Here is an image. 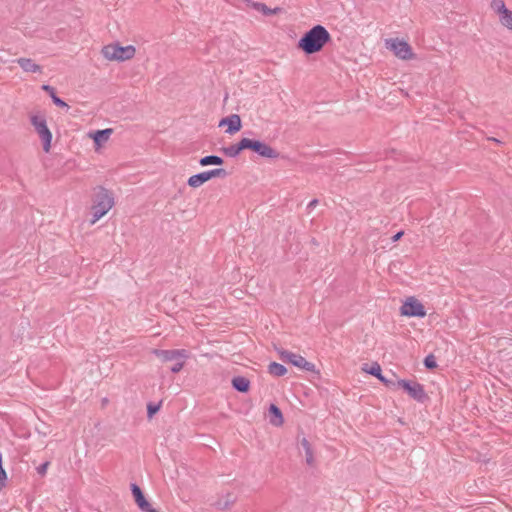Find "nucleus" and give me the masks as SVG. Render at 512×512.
<instances>
[{
	"instance_id": "f257e3e1",
	"label": "nucleus",
	"mask_w": 512,
	"mask_h": 512,
	"mask_svg": "<svg viewBox=\"0 0 512 512\" xmlns=\"http://www.w3.org/2000/svg\"><path fill=\"white\" fill-rule=\"evenodd\" d=\"M114 193L103 186L95 188L90 206V224L94 225L106 216L115 206Z\"/></svg>"
},
{
	"instance_id": "f03ea898",
	"label": "nucleus",
	"mask_w": 512,
	"mask_h": 512,
	"mask_svg": "<svg viewBox=\"0 0 512 512\" xmlns=\"http://www.w3.org/2000/svg\"><path fill=\"white\" fill-rule=\"evenodd\" d=\"M101 56L108 62H126L131 61L137 54V48L132 45H122L118 41L110 42L102 46Z\"/></svg>"
},
{
	"instance_id": "7ed1b4c3",
	"label": "nucleus",
	"mask_w": 512,
	"mask_h": 512,
	"mask_svg": "<svg viewBox=\"0 0 512 512\" xmlns=\"http://www.w3.org/2000/svg\"><path fill=\"white\" fill-rule=\"evenodd\" d=\"M28 118L31 126L41 141L43 151L45 153H50L52 148L53 134L48 127L45 114L41 111H33L29 113Z\"/></svg>"
},
{
	"instance_id": "20e7f679",
	"label": "nucleus",
	"mask_w": 512,
	"mask_h": 512,
	"mask_svg": "<svg viewBox=\"0 0 512 512\" xmlns=\"http://www.w3.org/2000/svg\"><path fill=\"white\" fill-rule=\"evenodd\" d=\"M249 149L259 154L264 158H276L278 153L270 145L259 140H253L250 138H242L237 144L235 149L236 153H240L242 150Z\"/></svg>"
},
{
	"instance_id": "39448f33",
	"label": "nucleus",
	"mask_w": 512,
	"mask_h": 512,
	"mask_svg": "<svg viewBox=\"0 0 512 512\" xmlns=\"http://www.w3.org/2000/svg\"><path fill=\"white\" fill-rule=\"evenodd\" d=\"M298 47L306 54H312L320 50V25L314 26L299 41Z\"/></svg>"
},
{
	"instance_id": "423d86ee",
	"label": "nucleus",
	"mask_w": 512,
	"mask_h": 512,
	"mask_svg": "<svg viewBox=\"0 0 512 512\" xmlns=\"http://www.w3.org/2000/svg\"><path fill=\"white\" fill-rule=\"evenodd\" d=\"M399 388L404 389L411 398L420 403H423L425 400L428 399V396L424 391L423 385L418 382H411L404 379L396 380L393 389L396 390Z\"/></svg>"
},
{
	"instance_id": "0eeeda50",
	"label": "nucleus",
	"mask_w": 512,
	"mask_h": 512,
	"mask_svg": "<svg viewBox=\"0 0 512 512\" xmlns=\"http://www.w3.org/2000/svg\"><path fill=\"white\" fill-rule=\"evenodd\" d=\"M386 47L394 52V54L402 59L409 60L414 58L412 47L406 42L399 39H386Z\"/></svg>"
},
{
	"instance_id": "6e6552de",
	"label": "nucleus",
	"mask_w": 512,
	"mask_h": 512,
	"mask_svg": "<svg viewBox=\"0 0 512 512\" xmlns=\"http://www.w3.org/2000/svg\"><path fill=\"white\" fill-rule=\"evenodd\" d=\"M224 175L225 171L223 169L203 171L201 173L190 176L187 180V184L190 188L197 189L204 185L209 180L217 177H222Z\"/></svg>"
},
{
	"instance_id": "1a4fd4ad",
	"label": "nucleus",
	"mask_w": 512,
	"mask_h": 512,
	"mask_svg": "<svg viewBox=\"0 0 512 512\" xmlns=\"http://www.w3.org/2000/svg\"><path fill=\"white\" fill-rule=\"evenodd\" d=\"M298 452L304 458L307 466L316 467L315 450L310 440L304 435L298 438Z\"/></svg>"
},
{
	"instance_id": "9d476101",
	"label": "nucleus",
	"mask_w": 512,
	"mask_h": 512,
	"mask_svg": "<svg viewBox=\"0 0 512 512\" xmlns=\"http://www.w3.org/2000/svg\"><path fill=\"white\" fill-rule=\"evenodd\" d=\"M400 310L401 315L409 317H424L426 315L424 305L413 297L408 298Z\"/></svg>"
},
{
	"instance_id": "9b49d317",
	"label": "nucleus",
	"mask_w": 512,
	"mask_h": 512,
	"mask_svg": "<svg viewBox=\"0 0 512 512\" xmlns=\"http://www.w3.org/2000/svg\"><path fill=\"white\" fill-rule=\"evenodd\" d=\"M113 134L112 128H106L103 130L91 131L87 134V137L93 140L94 151L100 152L108 143Z\"/></svg>"
},
{
	"instance_id": "f8f14e48",
	"label": "nucleus",
	"mask_w": 512,
	"mask_h": 512,
	"mask_svg": "<svg viewBox=\"0 0 512 512\" xmlns=\"http://www.w3.org/2000/svg\"><path fill=\"white\" fill-rule=\"evenodd\" d=\"M282 360L291 363L292 365L306 371H311L314 369V365L310 362H308L305 358H303L301 355H297L292 352H282L281 353Z\"/></svg>"
},
{
	"instance_id": "ddd939ff",
	"label": "nucleus",
	"mask_w": 512,
	"mask_h": 512,
	"mask_svg": "<svg viewBox=\"0 0 512 512\" xmlns=\"http://www.w3.org/2000/svg\"><path fill=\"white\" fill-rule=\"evenodd\" d=\"M131 490L135 502L140 510L143 512H159L157 509L153 508L152 504L145 498L142 490L138 485L132 484Z\"/></svg>"
},
{
	"instance_id": "4468645a",
	"label": "nucleus",
	"mask_w": 512,
	"mask_h": 512,
	"mask_svg": "<svg viewBox=\"0 0 512 512\" xmlns=\"http://www.w3.org/2000/svg\"><path fill=\"white\" fill-rule=\"evenodd\" d=\"M155 355L163 362L185 360L188 357L187 351L179 350H155Z\"/></svg>"
},
{
	"instance_id": "2eb2a0df",
	"label": "nucleus",
	"mask_w": 512,
	"mask_h": 512,
	"mask_svg": "<svg viewBox=\"0 0 512 512\" xmlns=\"http://www.w3.org/2000/svg\"><path fill=\"white\" fill-rule=\"evenodd\" d=\"M362 370L370 375L377 377L386 387L390 389L394 388L396 380L388 379L382 375L381 367L377 362L372 363L370 368H368V364H364Z\"/></svg>"
},
{
	"instance_id": "dca6fc26",
	"label": "nucleus",
	"mask_w": 512,
	"mask_h": 512,
	"mask_svg": "<svg viewBox=\"0 0 512 512\" xmlns=\"http://www.w3.org/2000/svg\"><path fill=\"white\" fill-rule=\"evenodd\" d=\"M219 127H227L226 133L235 134L242 128V121L239 115L232 114L220 120Z\"/></svg>"
},
{
	"instance_id": "f3484780",
	"label": "nucleus",
	"mask_w": 512,
	"mask_h": 512,
	"mask_svg": "<svg viewBox=\"0 0 512 512\" xmlns=\"http://www.w3.org/2000/svg\"><path fill=\"white\" fill-rule=\"evenodd\" d=\"M16 63L26 73L41 74L42 66L37 64L33 59L20 57L16 59Z\"/></svg>"
},
{
	"instance_id": "a211bd4d",
	"label": "nucleus",
	"mask_w": 512,
	"mask_h": 512,
	"mask_svg": "<svg viewBox=\"0 0 512 512\" xmlns=\"http://www.w3.org/2000/svg\"><path fill=\"white\" fill-rule=\"evenodd\" d=\"M269 422L275 427H281L284 423L283 414L275 404L269 407Z\"/></svg>"
},
{
	"instance_id": "6ab92c4d",
	"label": "nucleus",
	"mask_w": 512,
	"mask_h": 512,
	"mask_svg": "<svg viewBox=\"0 0 512 512\" xmlns=\"http://www.w3.org/2000/svg\"><path fill=\"white\" fill-rule=\"evenodd\" d=\"M233 387L239 392H247L250 388V381L245 377H235L232 380Z\"/></svg>"
},
{
	"instance_id": "aec40b11",
	"label": "nucleus",
	"mask_w": 512,
	"mask_h": 512,
	"mask_svg": "<svg viewBox=\"0 0 512 512\" xmlns=\"http://www.w3.org/2000/svg\"><path fill=\"white\" fill-rule=\"evenodd\" d=\"M223 163H224V160L221 157L215 156V155L205 156L199 160V164L202 167L209 166V165H222Z\"/></svg>"
},
{
	"instance_id": "412c9836",
	"label": "nucleus",
	"mask_w": 512,
	"mask_h": 512,
	"mask_svg": "<svg viewBox=\"0 0 512 512\" xmlns=\"http://www.w3.org/2000/svg\"><path fill=\"white\" fill-rule=\"evenodd\" d=\"M252 9H254L264 15L276 14L279 11V8L270 9L264 3H260V2H255V4H252Z\"/></svg>"
},
{
	"instance_id": "4be33fe9",
	"label": "nucleus",
	"mask_w": 512,
	"mask_h": 512,
	"mask_svg": "<svg viewBox=\"0 0 512 512\" xmlns=\"http://www.w3.org/2000/svg\"><path fill=\"white\" fill-rule=\"evenodd\" d=\"M268 371L271 375H274V376H283L286 374L287 372V369L282 365V364H279V363H276V362H273L269 365L268 367Z\"/></svg>"
},
{
	"instance_id": "5701e85b",
	"label": "nucleus",
	"mask_w": 512,
	"mask_h": 512,
	"mask_svg": "<svg viewBox=\"0 0 512 512\" xmlns=\"http://www.w3.org/2000/svg\"><path fill=\"white\" fill-rule=\"evenodd\" d=\"M491 8L499 14L500 17L508 10L503 0H492Z\"/></svg>"
},
{
	"instance_id": "b1692460",
	"label": "nucleus",
	"mask_w": 512,
	"mask_h": 512,
	"mask_svg": "<svg viewBox=\"0 0 512 512\" xmlns=\"http://www.w3.org/2000/svg\"><path fill=\"white\" fill-rule=\"evenodd\" d=\"M501 24L506 27L509 30H512V11L507 10L501 17H500Z\"/></svg>"
},
{
	"instance_id": "393cba45",
	"label": "nucleus",
	"mask_w": 512,
	"mask_h": 512,
	"mask_svg": "<svg viewBox=\"0 0 512 512\" xmlns=\"http://www.w3.org/2000/svg\"><path fill=\"white\" fill-rule=\"evenodd\" d=\"M424 366L427 369H434V368L437 367L436 359H435V357L432 354H430V355L425 357V359H424Z\"/></svg>"
},
{
	"instance_id": "a878e982",
	"label": "nucleus",
	"mask_w": 512,
	"mask_h": 512,
	"mask_svg": "<svg viewBox=\"0 0 512 512\" xmlns=\"http://www.w3.org/2000/svg\"><path fill=\"white\" fill-rule=\"evenodd\" d=\"M176 363L171 367L172 372L178 373L184 367L185 360H175Z\"/></svg>"
},
{
	"instance_id": "bb28decb",
	"label": "nucleus",
	"mask_w": 512,
	"mask_h": 512,
	"mask_svg": "<svg viewBox=\"0 0 512 512\" xmlns=\"http://www.w3.org/2000/svg\"><path fill=\"white\" fill-rule=\"evenodd\" d=\"M7 480V473L4 470L3 466L0 465V489L5 486V482Z\"/></svg>"
},
{
	"instance_id": "cd10ccee",
	"label": "nucleus",
	"mask_w": 512,
	"mask_h": 512,
	"mask_svg": "<svg viewBox=\"0 0 512 512\" xmlns=\"http://www.w3.org/2000/svg\"><path fill=\"white\" fill-rule=\"evenodd\" d=\"M331 37L329 32L322 26V47L330 42Z\"/></svg>"
},
{
	"instance_id": "c85d7f7f",
	"label": "nucleus",
	"mask_w": 512,
	"mask_h": 512,
	"mask_svg": "<svg viewBox=\"0 0 512 512\" xmlns=\"http://www.w3.org/2000/svg\"><path fill=\"white\" fill-rule=\"evenodd\" d=\"M52 100L54 102L55 105H57L58 107H68V105L63 101L61 100L59 97L56 96V93L54 95H52Z\"/></svg>"
},
{
	"instance_id": "c756f323",
	"label": "nucleus",
	"mask_w": 512,
	"mask_h": 512,
	"mask_svg": "<svg viewBox=\"0 0 512 512\" xmlns=\"http://www.w3.org/2000/svg\"><path fill=\"white\" fill-rule=\"evenodd\" d=\"M42 89L46 91V93H49V95L52 97V95L55 94V89L50 85H43Z\"/></svg>"
},
{
	"instance_id": "7c9ffc66",
	"label": "nucleus",
	"mask_w": 512,
	"mask_h": 512,
	"mask_svg": "<svg viewBox=\"0 0 512 512\" xmlns=\"http://www.w3.org/2000/svg\"><path fill=\"white\" fill-rule=\"evenodd\" d=\"M403 234H404L403 231L397 232L395 235L392 236V241L396 242V241L400 240V238L403 236Z\"/></svg>"
},
{
	"instance_id": "2f4dec72",
	"label": "nucleus",
	"mask_w": 512,
	"mask_h": 512,
	"mask_svg": "<svg viewBox=\"0 0 512 512\" xmlns=\"http://www.w3.org/2000/svg\"><path fill=\"white\" fill-rule=\"evenodd\" d=\"M47 467H48V463H44L43 465H41L39 468H38V472L42 475H44L46 473V470H47Z\"/></svg>"
},
{
	"instance_id": "473e14b6",
	"label": "nucleus",
	"mask_w": 512,
	"mask_h": 512,
	"mask_svg": "<svg viewBox=\"0 0 512 512\" xmlns=\"http://www.w3.org/2000/svg\"><path fill=\"white\" fill-rule=\"evenodd\" d=\"M239 1L250 8H252V4H255V1H253V0H239Z\"/></svg>"
},
{
	"instance_id": "72a5a7b5",
	"label": "nucleus",
	"mask_w": 512,
	"mask_h": 512,
	"mask_svg": "<svg viewBox=\"0 0 512 512\" xmlns=\"http://www.w3.org/2000/svg\"><path fill=\"white\" fill-rule=\"evenodd\" d=\"M236 147H237V145L236 146H232L231 148H229L228 152H229L230 156H236V155L239 154V153L235 152Z\"/></svg>"
},
{
	"instance_id": "f704fd0d",
	"label": "nucleus",
	"mask_w": 512,
	"mask_h": 512,
	"mask_svg": "<svg viewBox=\"0 0 512 512\" xmlns=\"http://www.w3.org/2000/svg\"><path fill=\"white\" fill-rule=\"evenodd\" d=\"M148 411H149V414L151 416V415H153L154 413H156L158 411V408L157 407L149 406Z\"/></svg>"
},
{
	"instance_id": "c9c22d12",
	"label": "nucleus",
	"mask_w": 512,
	"mask_h": 512,
	"mask_svg": "<svg viewBox=\"0 0 512 512\" xmlns=\"http://www.w3.org/2000/svg\"><path fill=\"white\" fill-rule=\"evenodd\" d=\"M317 205V200H313L311 203H310V206H316Z\"/></svg>"
},
{
	"instance_id": "e433bc0d",
	"label": "nucleus",
	"mask_w": 512,
	"mask_h": 512,
	"mask_svg": "<svg viewBox=\"0 0 512 512\" xmlns=\"http://www.w3.org/2000/svg\"><path fill=\"white\" fill-rule=\"evenodd\" d=\"M0 465H2V455L0 454Z\"/></svg>"
}]
</instances>
